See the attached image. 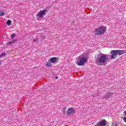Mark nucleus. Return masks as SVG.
<instances>
[{"label": "nucleus", "instance_id": "obj_1", "mask_svg": "<svg viewBox=\"0 0 126 126\" xmlns=\"http://www.w3.org/2000/svg\"><path fill=\"white\" fill-rule=\"evenodd\" d=\"M110 54L111 55H109L105 54H102L100 55L96 54L94 58L96 59L97 60L95 61L97 65H99L100 63H104V64H107L110 60H114L118 57V55L119 56H122L124 54H126V50H112L111 51Z\"/></svg>", "mask_w": 126, "mask_h": 126}, {"label": "nucleus", "instance_id": "obj_2", "mask_svg": "<svg viewBox=\"0 0 126 126\" xmlns=\"http://www.w3.org/2000/svg\"><path fill=\"white\" fill-rule=\"evenodd\" d=\"M107 29L106 27L102 26L97 28L94 29L95 35L99 36L100 35H104L105 32H106Z\"/></svg>", "mask_w": 126, "mask_h": 126}, {"label": "nucleus", "instance_id": "obj_3", "mask_svg": "<svg viewBox=\"0 0 126 126\" xmlns=\"http://www.w3.org/2000/svg\"><path fill=\"white\" fill-rule=\"evenodd\" d=\"M86 62H87V58L85 57L78 59L76 63L77 65H79V66H82V65L85 64Z\"/></svg>", "mask_w": 126, "mask_h": 126}, {"label": "nucleus", "instance_id": "obj_4", "mask_svg": "<svg viewBox=\"0 0 126 126\" xmlns=\"http://www.w3.org/2000/svg\"><path fill=\"white\" fill-rule=\"evenodd\" d=\"M46 12H48V11L46 9L40 10L37 14V16L41 18L46 15Z\"/></svg>", "mask_w": 126, "mask_h": 126}, {"label": "nucleus", "instance_id": "obj_5", "mask_svg": "<svg viewBox=\"0 0 126 126\" xmlns=\"http://www.w3.org/2000/svg\"><path fill=\"white\" fill-rule=\"evenodd\" d=\"M113 94H114L113 93H107L102 96V99H108L113 96Z\"/></svg>", "mask_w": 126, "mask_h": 126}, {"label": "nucleus", "instance_id": "obj_6", "mask_svg": "<svg viewBox=\"0 0 126 126\" xmlns=\"http://www.w3.org/2000/svg\"><path fill=\"white\" fill-rule=\"evenodd\" d=\"M66 113L67 115H72L74 113V109L68 108Z\"/></svg>", "mask_w": 126, "mask_h": 126}, {"label": "nucleus", "instance_id": "obj_7", "mask_svg": "<svg viewBox=\"0 0 126 126\" xmlns=\"http://www.w3.org/2000/svg\"><path fill=\"white\" fill-rule=\"evenodd\" d=\"M57 61H58V58L57 57H52L50 59V62L52 63H57Z\"/></svg>", "mask_w": 126, "mask_h": 126}, {"label": "nucleus", "instance_id": "obj_8", "mask_svg": "<svg viewBox=\"0 0 126 126\" xmlns=\"http://www.w3.org/2000/svg\"><path fill=\"white\" fill-rule=\"evenodd\" d=\"M14 43H15L14 41H12L8 42L6 43V45H7L8 46V45L11 46V45H13V44H14Z\"/></svg>", "mask_w": 126, "mask_h": 126}, {"label": "nucleus", "instance_id": "obj_9", "mask_svg": "<svg viewBox=\"0 0 126 126\" xmlns=\"http://www.w3.org/2000/svg\"><path fill=\"white\" fill-rule=\"evenodd\" d=\"M11 20H8L6 22L7 25H8V26H10V25H11Z\"/></svg>", "mask_w": 126, "mask_h": 126}, {"label": "nucleus", "instance_id": "obj_10", "mask_svg": "<svg viewBox=\"0 0 126 126\" xmlns=\"http://www.w3.org/2000/svg\"><path fill=\"white\" fill-rule=\"evenodd\" d=\"M6 55L7 54L5 53V52H3L1 54H0V58H4Z\"/></svg>", "mask_w": 126, "mask_h": 126}, {"label": "nucleus", "instance_id": "obj_11", "mask_svg": "<svg viewBox=\"0 0 126 126\" xmlns=\"http://www.w3.org/2000/svg\"><path fill=\"white\" fill-rule=\"evenodd\" d=\"M52 66V63L50 62H47L46 63V66L47 67H51V66Z\"/></svg>", "mask_w": 126, "mask_h": 126}, {"label": "nucleus", "instance_id": "obj_12", "mask_svg": "<svg viewBox=\"0 0 126 126\" xmlns=\"http://www.w3.org/2000/svg\"><path fill=\"white\" fill-rule=\"evenodd\" d=\"M4 15V13L2 11H0V16H3Z\"/></svg>", "mask_w": 126, "mask_h": 126}, {"label": "nucleus", "instance_id": "obj_13", "mask_svg": "<svg viewBox=\"0 0 126 126\" xmlns=\"http://www.w3.org/2000/svg\"><path fill=\"white\" fill-rule=\"evenodd\" d=\"M65 110H66V107H64L63 109V114H65Z\"/></svg>", "mask_w": 126, "mask_h": 126}, {"label": "nucleus", "instance_id": "obj_14", "mask_svg": "<svg viewBox=\"0 0 126 126\" xmlns=\"http://www.w3.org/2000/svg\"><path fill=\"white\" fill-rule=\"evenodd\" d=\"M14 37H15V34L13 33V34L11 35V39H13V38H14Z\"/></svg>", "mask_w": 126, "mask_h": 126}, {"label": "nucleus", "instance_id": "obj_15", "mask_svg": "<svg viewBox=\"0 0 126 126\" xmlns=\"http://www.w3.org/2000/svg\"><path fill=\"white\" fill-rule=\"evenodd\" d=\"M112 126H118L117 125V123H116V122H114V123H112Z\"/></svg>", "mask_w": 126, "mask_h": 126}, {"label": "nucleus", "instance_id": "obj_16", "mask_svg": "<svg viewBox=\"0 0 126 126\" xmlns=\"http://www.w3.org/2000/svg\"><path fill=\"white\" fill-rule=\"evenodd\" d=\"M39 40L38 38H35L33 39V42H37Z\"/></svg>", "mask_w": 126, "mask_h": 126}, {"label": "nucleus", "instance_id": "obj_17", "mask_svg": "<svg viewBox=\"0 0 126 126\" xmlns=\"http://www.w3.org/2000/svg\"><path fill=\"white\" fill-rule=\"evenodd\" d=\"M124 121L125 122V123H126V117L124 118Z\"/></svg>", "mask_w": 126, "mask_h": 126}, {"label": "nucleus", "instance_id": "obj_18", "mask_svg": "<svg viewBox=\"0 0 126 126\" xmlns=\"http://www.w3.org/2000/svg\"><path fill=\"white\" fill-rule=\"evenodd\" d=\"M124 116L126 117V111H124Z\"/></svg>", "mask_w": 126, "mask_h": 126}, {"label": "nucleus", "instance_id": "obj_19", "mask_svg": "<svg viewBox=\"0 0 126 126\" xmlns=\"http://www.w3.org/2000/svg\"><path fill=\"white\" fill-rule=\"evenodd\" d=\"M1 64V61H0V65Z\"/></svg>", "mask_w": 126, "mask_h": 126}, {"label": "nucleus", "instance_id": "obj_20", "mask_svg": "<svg viewBox=\"0 0 126 126\" xmlns=\"http://www.w3.org/2000/svg\"><path fill=\"white\" fill-rule=\"evenodd\" d=\"M58 78H59V77H56V79H58Z\"/></svg>", "mask_w": 126, "mask_h": 126}]
</instances>
